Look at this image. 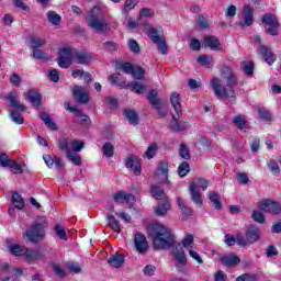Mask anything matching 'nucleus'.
I'll list each match as a JSON object with an SVG mask.
<instances>
[{
  "label": "nucleus",
  "instance_id": "nucleus-18",
  "mask_svg": "<svg viewBox=\"0 0 281 281\" xmlns=\"http://www.w3.org/2000/svg\"><path fill=\"white\" fill-rule=\"evenodd\" d=\"M246 237L248 238V243L250 245L258 243V240H260V229L254 225L249 226L246 231Z\"/></svg>",
  "mask_w": 281,
  "mask_h": 281
},
{
  "label": "nucleus",
  "instance_id": "nucleus-16",
  "mask_svg": "<svg viewBox=\"0 0 281 281\" xmlns=\"http://www.w3.org/2000/svg\"><path fill=\"white\" fill-rule=\"evenodd\" d=\"M74 60L77 65H89L93 60V54L87 52L74 53Z\"/></svg>",
  "mask_w": 281,
  "mask_h": 281
},
{
  "label": "nucleus",
  "instance_id": "nucleus-45",
  "mask_svg": "<svg viewBox=\"0 0 281 281\" xmlns=\"http://www.w3.org/2000/svg\"><path fill=\"white\" fill-rule=\"evenodd\" d=\"M125 117L128 120L130 124H137V113L134 110H125Z\"/></svg>",
  "mask_w": 281,
  "mask_h": 281
},
{
  "label": "nucleus",
  "instance_id": "nucleus-61",
  "mask_svg": "<svg viewBox=\"0 0 281 281\" xmlns=\"http://www.w3.org/2000/svg\"><path fill=\"white\" fill-rule=\"evenodd\" d=\"M251 218L252 221H255V223H265V215L260 213V211H254L251 214Z\"/></svg>",
  "mask_w": 281,
  "mask_h": 281
},
{
  "label": "nucleus",
  "instance_id": "nucleus-31",
  "mask_svg": "<svg viewBox=\"0 0 281 281\" xmlns=\"http://www.w3.org/2000/svg\"><path fill=\"white\" fill-rule=\"evenodd\" d=\"M110 267H114V269H120L122 265H124V256L122 255H114L109 258L108 260Z\"/></svg>",
  "mask_w": 281,
  "mask_h": 281
},
{
  "label": "nucleus",
  "instance_id": "nucleus-6",
  "mask_svg": "<svg viewBox=\"0 0 281 281\" xmlns=\"http://www.w3.org/2000/svg\"><path fill=\"white\" fill-rule=\"evenodd\" d=\"M262 23L263 25H268L267 34H270V36H278V30H280V22H278V18H276L274 14L266 13L262 16Z\"/></svg>",
  "mask_w": 281,
  "mask_h": 281
},
{
  "label": "nucleus",
  "instance_id": "nucleus-49",
  "mask_svg": "<svg viewBox=\"0 0 281 281\" xmlns=\"http://www.w3.org/2000/svg\"><path fill=\"white\" fill-rule=\"evenodd\" d=\"M236 240H237L238 247H247V245H250L249 239L247 238V235L244 236L241 233L236 234Z\"/></svg>",
  "mask_w": 281,
  "mask_h": 281
},
{
  "label": "nucleus",
  "instance_id": "nucleus-55",
  "mask_svg": "<svg viewBox=\"0 0 281 281\" xmlns=\"http://www.w3.org/2000/svg\"><path fill=\"white\" fill-rule=\"evenodd\" d=\"M9 168H11V172H13V175H22L23 173V167L19 164H16V161L12 160L11 165H9Z\"/></svg>",
  "mask_w": 281,
  "mask_h": 281
},
{
  "label": "nucleus",
  "instance_id": "nucleus-53",
  "mask_svg": "<svg viewBox=\"0 0 281 281\" xmlns=\"http://www.w3.org/2000/svg\"><path fill=\"white\" fill-rule=\"evenodd\" d=\"M3 271H8L9 273H14L15 276H23V269L21 268H10V265L2 263Z\"/></svg>",
  "mask_w": 281,
  "mask_h": 281
},
{
  "label": "nucleus",
  "instance_id": "nucleus-1",
  "mask_svg": "<svg viewBox=\"0 0 281 281\" xmlns=\"http://www.w3.org/2000/svg\"><path fill=\"white\" fill-rule=\"evenodd\" d=\"M151 237L155 249H170L176 260L177 271L183 272L186 265H188V258H186V250L183 246L175 240L172 233L162 224H153L148 231Z\"/></svg>",
  "mask_w": 281,
  "mask_h": 281
},
{
  "label": "nucleus",
  "instance_id": "nucleus-2",
  "mask_svg": "<svg viewBox=\"0 0 281 281\" xmlns=\"http://www.w3.org/2000/svg\"><path fill=\"white\" fill-rule=\"evenodd\" d=\"M220 71L223 80L226 82V87L223 86V81L218 77L211 79L210 86L214 91V95L217 100L236 102V90H234V87L238 86V77H236L234 70H232L227 65H223Z\"/></svg>",
  "mask_w": 281,
  "mask_h": 281
},
{
  "label": "nucleus",
  "instance_id": "nucleus-17",
  "mask_svg": "<svg viewBox=\"0 0 281 281\" xmlns=\"http://www.w3.org/2000/svg\"><path fill=\"white\" fill-rule=\"evenodd\" d=\"M115 203H126L127 205H133L135 203V195L131 193L117 192L113 196Z\"/></svg>",
  "mask_w": 281,
  "mask_h": 281
},
{
  "label": "nucleus",
  "instance_id": "nucleus-56",
  "mask_svg": "<svg viewBox=\"0 0 281 281\" xmlns=\"http://www.w3.org/2000/svg\"><path fill=\"white\" fill-rule=\"evenodd\" d=\"M55 232L58 238H60L61 240H67V232H65V227H63L61 225H56Z\"/></svg>",
  "mask_w": 281,
  "mask_h": 281
},
{
  "label": "nucleus",
  "instance_id": "nucleus-59",
  "mask_svg": "<svg viewBox=\"0 0 281 281\" xmlns=\"http://www.w3.org/2000/svg\"><path fill=\"white\" fill-rule=\"evenodd\" d=\"M189 256L198 262V265H203V258H201V255L192 248L189 249Z\"/></svg>",
  "mask_w": 281,
  "mask_h": 281
},
{
  "label": "nucleus",
  "instance_id": "nucleus-19",
  "mask_svg": "<svg viewBox=\"0 0 281 281\" xmlns=\"http://www.w3.org/2000/svg\"><path fill=\"white\" fill-rule=\"evenodd\" d=\"M24 257L26 262H36V260H43V254L41 250L25 248Z\"/></svg>",
  "mask_w": 281,
  "mask_h": 281
},
{
  "label": "nucleus",
  "instance_id": "nucleus-63",
  "mask_svg": "<svg viewBox=\"0 0 281 281\" xmlns=\"http://www.w3.org/2000/svg\"><path fill=\"white\" fill-rule=\"evenodd\" d=\"M130 50L133 52V54H139V44L135 40H130L128 43Z\"/></svg>",
  "mask_w": 281,
  "mask_h": 281
},
{
  "label": "nucleus",
  "instance_id": "nucleus-35",
  "mask_svg": "<svg viewBox=\"0 0 281 281\" xmlns=\"http://www.w3.org/2000/svg\"><path fill=\"white\" fill-rule=\"evenodd\" d=\"M25 249H26L25 246L20 245V244H11V245H9V251L13 256H24Z\"/></svg>",
  "mask_w": 281,
  "mask_h": 281
},
{
  "label": "nucleus",
  "instance_id": "nucleus-57",
  "mask_svg": "<svg viewBox=\"0 0 281 281\" xmlns=\"http://www.w3.org/2000/svg\"><path fill=\"white\" fill-rule=\"evenodd\" d=\"M156 153H157V144H151L145 151V157H147V159H153Z\"/></svg>",
  "mask_w": 281,
  "mask_h": 281
},
{
  "label": "nucleus",
  "instance_id": "nucleus-37",
  "mask_svg": "<svg viewBox=\"0 0 281 281\" xmlns=\"http://www.w3.org/2000/svg\"><path fill=\"white\" fill-rule=\"evenodd\" d=\"M161 175V181H168V162H160L157 169V177Z\"/></svg>",
  "mask_w": 281,
  "mask_h": 281
},
{
  "label": "nucleus",
  "instance_id": "nucleus-9",
  "mask_svg": "<svg viewBox=\"0 0 281 281\" xmlns=\"http://www.w3.org/2000/svg\"><path fill=\"white\" fill-rule=\"evenodd\" d=\"M202 47H205V49H211L212 52L223 50V45H221V41H218L216 36L212 35L204 36Z\"/></svg>",
  "mask_w": 281,
  "mask_h": 281
},
{
  "label": "nucleus",
  "instance_id": "nucleus-5",
  "mask_svg": "<svg viewBox=\"0 0 281 281\" xmlns=\"http://www.w3.org/2000/svg\"><path fill=\"white\" fill-rule=\"evenodd\" d=\"M45 218H43L42 223H34L30 226L25 232V236L30 243H41L45 238Z\"/></svg>",
  "mask_w": 281,
  "mask_h": 281
},
{
  "label": "nucleus",
  "instance_id": "nucleus-46",
  "mask_svg": "<svg viewBox=\"0 0 281 281\" xmlns=\"http://www.w3.org/2000/svg\"><path fill=\"white\" fill-rule=\"evenodd\" d=\"M189 172L190 164H188V161H183L182 164H180V166L178 167L179 177H187Z\"/></svg>",
  "mask_w": 281,
  "mask_h": 281
},
{
  "label": "nucleus",
  "instance_id": "nucleus-22",
  "mask_svg": "<svg viewBox=\"0 0 281 281\" xmlns=\"http://www.w3.org/2000/svg\"><path fill=\"white\" fill-rule=\"evenodd\" d=\"M8 102H10L11 106L13 109H16L18 111H25V105L21 104L19 102V95L16 94V91H12L8 97H7Z\"/></svg>",
  "mask_w": 281,
  "mask_h": 281
},
{
  "label": "nucleus",
  "instance_id": "nucleus-3",
  "mask_svg": "<svg viewBox=\"0 0 281 281\" xmlns=\"http://www.w3.org/2000/svg\"><path fill=\"white\" fill-rule=\"evenodd\" d=\"M87 26L97 34H106L109 31V23L104 15L100 14V8L93 7L86 16Z\"/></svg>",
  "mask_w": 281,
  "mask_h": 281
},
{
  "label": "nucleus",
  "instance_id": "nucleus-38",
  "mask_svg": "<svg viewBox=\"0 0 281 281\" xmlns=\"http://www.w3.org/2000/svg\"><path fill=\"white\" fill-rule=\"evenodd\" d=\"M12 203L15 205L18 210H23L25 207V200L18 192H13L12 194Z\"/></svg>",
  "mask_w": 281,
  "mask_h": 281
},
{
  "label": "nucleus",
  "instance_id": "nucleus-40",
  "mask_svg": "<svg viewBox=\"0 0 281 281\" xmlns=\"http://www.w3.org/2000/svg\"><path fill=\"white\" fill-rule=\"evenodd\" d=\"M159 32H161V27L155 29V27H147V34L149 38L153 41V43H159Z\"/></svg>",
  "mask_w": 281,
  "mask_h": 281
},
{
  "label": "nucleus",
  "instance_id": "nucleus-34",
  "mask_svg": "<svg viewBox=\"0 0 281 281\" xmlns=\"http://www.w3.org/2000/svg\"><path fill=\"white\" fill-rule=\"evenodd\" d=\"M233 124L239 130L243 131L247 128V119L244 115H235L233 119Z\"/></svg>",
  "mask_w": 281,
  "mask_h": 281
},
{
  "label": "nucleus",
  "instance_id": "nucleus-30",
  "mask_svg": "<svg viewBox=\"0 0 281 281\" xmlns=\"http://www.w3.org/2000/svg\"><path fill=\"white\" fill-rule=\"evenodd\" d=\"M40 117L44 122L45 126L50 128V131H58V126L56 125V123H54V121L52 120V116H49V114L42 112L40 114Z\"/></svg>",
  "mask_w": 281,
  "mask_h": 281
},
{
  "label": "nucleus",
  "instance_id": "nucleus-54",
  "mask_svg": "<svg viewBox=\"0 0 281 281\" xmlns=\"http://www.w3.org/2000/svg\"><path fill=\"white\" fill-rule=\"evenodd\" d=\"M135 5H137V0H126L123 8V14H128V11L135 10Z\"/></svg>",
  "mask_w": 281,
  "mask_h": 281
},
{
  "label": "nucleus",
  "instance_id": "nucleus-26",
  "mask_svg": "<svg viewBox=\"0 0 281 281\" xmlns=\"http://www.w3.org/2000/svg\"><path fill=\"white\" fill-rule=\"evenodd\" d=\"M168 211H170V201L168 200L161 201V203H159L155 209L157 216H166Z\"/></svg>",
  "mask_w": 281,
  "mask_h": 281
},
{
  "label": "nucleus",
  "instance_id": "nucleus-4",
  "mask_svg": "<svg viewBox=\"0 0 281 281\" xmlns=\"http://www.w3.org/2000/svg\"><path fill=\"white\" fill-rule=\"evenodd\" d=\"M210 188V180L205 178H199L196 182H191L189 186V192L191 196V201L198 206L201 207L203 205V198L201 195V189L207 190Z\"/></svg>",
  "mask_w": 281,
  "mask_h": 281
},
{
  "label": "nucleus",
  "instance_id": "nucleus-24",
  "mask_svg": "<svg viewBox=\"0 0 281 281\" xmlns=\"http://www.w3.org/2000/svg\"><path fill=\"white\" fill-rule=\"evenodd\" d=\"M241 16L244 19V24L245 25H252L254 23V9L249 5H245L244 10L241 12Z\"/></svg>",
  "mask_w": 281,
  "mask_h": 281
},
{
  "label": "nucleus",
  "instance_id": "nucleus-8",
  "mask_svg": "<svg viewBox=\"0 0 281 281\" xmlns=\"http://www.w3.org/2000/svg\"><path fill=\"white\" fill-rule=\"evenodd\" d=\"M57 63L61 69H69V67H71V64L74 63V53L71 52V48L64 47L59 52Z\"/></svg>",
  "mask_w": 281,
  "mask_h": 281
},
{
  "label": "nucleus",
  "instance_id": "nucleus-14",
  "mask_svg": "<svg viewBox=\"0 0 281 281\" xmlns=\"http://www.w3.org/2000/svg\"><path fill=\"white\" fill-rule=\"evenodd\" d=\"M43 159L47 166V168H56L57 170H64L65 165L63 164V159L58 158V156L45 155Z\"/></svg>",
  "mask_w": 281,
  "mask_h": 281
},
{
  "label": "nucleus",
  "instance_id": "nucleus-44",
  "mask_svg": "<svg viewBox=\"0 0 281 281\" xmlns=\"http://www.w3.org/2000/svg\"><path fill=\"white\" fill-rule=\"evenodd\" d=\"M104 157L111 158L115 153V147L111 143H105L102 147Z\"/></svg>",
  "mask_w": 281,
  "mask_h": 281
},
{
  "label": "nucleus",
  "instance_id": "nucleus-20",
  "mask_svg": "<svg viewBox=\"0 0 281 281\" xmlns=\"http://www.w3.org/2000/svg\"><path fill=\"white\" fill-rule=\"evenodd\" d=\"M125 166L126 168H130L131 170H133L135 175H139V172H142V165L139 164V160L135 156H130L126 159Z\"/></svg>",
  "mask_w": 281,
  "mask_h": 281
},
{
  "label": "nucleus",
  "instance_id": "nucleus-32",
  "mask_svg": "<svg viewBox=\"0 0 281 281\" xmlns=\"http://www.w3.org/2000/svg\"><path fill=\"white\" fill-rule=\"evenodd\" d=\"M150 192L154 199H157L158 201H168V196H166V193L158 186H153Z\"/></svg>",
  "mask_w": 281,
  "mask_h": 281
},
{
  "label": "nucleus",
  "instance_id": "nucleus-47",
  "mask_svg": "<svg viewBox=\"0 0 281 281\" xmlns=\"http://www.w3.org/2000/svg\"><path fill=\"white\" fill-rule=\"evenodd\" d=\"M131 76H133V78H135V80H142V78H144V76H146V70L142 67L133 68Z\"/></svg>",
  "mask_w": 281,
  "mask_h": 281
},
{
  "label": "nucleus",
  "instance_id": "nucleus-29",
  "mask_svg": "<svg viewBox=\"0 0 281 281\" xmlns=\"http://www.w3.org/2000/svg\"><path fill=\"white\" fill-rule=\"evenodd\" d=\"M47 41L45 38L32 35L30 37V45L32 49H40V47H45Z\"/></svg>",
  "mask_w": 281,
  "mask_h": 281
},
{
  "label": "nucleus",
  "instance_id": "nucleus-48",
  "mask_svg": "<svg viewBox=\"0 0 281 281\" xmlns=\"http://www.w3.org/2000/svg\"><path fill=\"white\" fill-rule=\"evenodd\" d=\"M11 164L12 159H10V156H8V154H0V168H9Z\"/></svg>",
  "mask_w": 281,
  "mask_h": 281
},
{
  "label": "nucleus",
  "instance_id": "nucleus-10",
  "mask_svg": "<svg viewBox=\"0 0 281 281\" xmlns=\"http://www.w3.org/2000/svg\"><path fill=\"white\" fill-rule=\"evenodd\" d=\"M147 99L150 105L157 109L159 117H166L168 110L161 109V100L157 98V90L149 91Z\"/></svg>",
  "mask_w": 281,
  "mask_h": 281
},
{
  "label": "nucleus",
  "instance_id": "nucleus-21",
  "mask_svg": "<svg viewBox=\"0 0 281 281\" xmlns=\"http://www.w3.org/2000/svg\"><path fill=\"white\" fill-rule=\"evenodd\" d=\"M171 106H173L178 117H181L183 111L181 110V95L178 92H172L170 97Z\"/></svg>",
  "mask_w": 281,
  "mask_h": 281
},
{
  "label": "nucleus",
  "instance_id": "nucleus-64",
  "mask_svg": "<svg viewBox=\"0 0 281 281\" xmlns=\"http://www.w3.org/2000/svg\"><path fill=\"white\" fill-rule=\"evenodd\" d=\"M179 155L182 159H190V150L186 145H180Z\"/></svg>",
  "mask_w": 281,
  "mask_h": 281
},
{
  "label": "nucleus",
  "instance_id": "nucleus-12",
  "mask_svg": "<svg viewBox=\"0 0 281 281\" xmlns=\"http://www.w3.org/2000/svg\"><path fill=\"white\" fill-rule=\"evenodd\" d=\"M134 246L138 254H146L148 251V240L142 233H136L134 236Z\"/></svg>",
  "mask_w": 281,
  "mask_h": 281
},
{
  "label": "nucleus",
  "instance_id": "nucleus-62",
  "mask_svg": "<svg viewBox=\"0 0 281 281\" xmlns=\"http://www.w3.org/2000/svg\"><path fill=\"white\" fill-rule=\"evenodd\" d=\"M135 67H133V65L131 63H123L120 65V69L124 72V74H127V75H132L133 74V69Z\"/></svg>",
  "mask_w": 281,
  "mask_h": 281
},
{
  "label": "nucleus",
  "instance_id": "nucleus-11",
  "mask_svg": "<svg viewBox=\"0 0 281 281\" xmlns=\"http://www.w3.org/2000/svg\"><path fill=\"white\" fill-rule=\"evenodd\" d=\"M260 210L263 212H268L269 214H281V205L280 203L273 200H263L260 204Z\"/></svg>",
  "mask_w": 281,
  "mask_h": 281
},
{
  "label": "nucleus",
  "instance_id": "nucleus-13",
  "mask_svg": "<svg viewBox=\"0 0 281 281\" xmlns=\"http://www.w3.org/2000/svg\"><path fill=\"white\" fill-rule=\"evenodd\" d=\"M72 95L79 104H87V102H89V93L82 86H75L72 88Z\"/></svg>",
  "mask_w": 281,
  "mask_h": 281
},
{
  "label": "nucleus",
  "instance_id": "nucleus-15",
  "mask_svg": "<svg viewBox=\"0 0 281 281\" xmlns=\"http://www.w3.org/2000/svg\"><path fill=\"white\" fill-rule=\"evenodd\" d=\"M259 54H261L263 60L268 64V65H272L276 63L277 60V56L276 54H273V50H271V48H269L266 45L260 44L259 46Z\"/></svg>",
  "mask_w": 281,
  "mask_h": 281
},
{
  "label": "nucleus",
  "instance_id": "nucleus-51",
  "mask_svg": "<svg viewBox=\"0 0 281 281\" xmlns=\"http://www.w3.org/2000/svg\"><path fill=\"white\" fill-rule=\"evenodd\" d=\"M67 267L71 273H80L82 271V266L78 262L70 261L67 263Z\"/></svg>",
  "mask_w": 281,
  "mask_h": 281
},
{
  "label": "nucleus",
  "instance_id": "nucleus-50",
  "mask_svg": "<svg viewBox=\"0 0 281 281\" xmlns=\"http://www.w3.org/2000/svg\"><path fill=\"white\" fill-rule=\"evenodd\" d=\"M192 245H194V236L189 234L182 239V247L192 249Z\"/></svg>",
  "mask_w": 281,
  "mask_h": 281
},
{
  "label": "nucleus",
  "instance_id": "nucleus-23",
  "mask_svg": "<svg viewBox=\"0 0 281 281\" xmlns=\"http://www.w3.org/2000/svg\"><path fill=\"white\" fill-rule=\"evenodd\" d=\"M221 263L224 265V267H236L240 265V258L236 255H227L221 258Z\"/></svg>",
  "mask_w": 281,
  "mask_h": 281
},
{
  "label": "nucleus",
  "instance_id": "nucleus-25",
  "mask_svg": "<svg viewBox=\"0 0 281 281\" xmlns=\"http://www.w3.org/2000/svg\"><path fill=\"white\" fill-rule=\"evenodd\" d=\"M169 128L175 133H181L182 131H188V125L186 123H179L177 117L172 115V121L169 123Z\"/></svg>",
  "mask_w": 281,
  "mask_h": 281
},
{
  "label": "nucleus",
  "instance_id": "nucleus-27",
  "mask_svg": "<svg viewBox=\"0 0 281 281\" xmlns=\"http://www.w3.org/2000/svg\"><path fill=\"white\" fill-rule=\"evenodd\" d=\"M26 98L27 100H30V102L33 104V106H41V93H38V91L36 90H30L26 93Z\"/></svg>",
  "mask_w": 281,
  "mask_h": 281
},
{
  "label": "nucleus",
  "instance_id": "nucleus-7",
  "mask_svg": "<svg viewBox=\"0 0 281 281\" xmlns=\"http://www.w3.org/2000/svg\"><path fill=\"white\" fill-rule=\"evenodd\" d=\"M71 147V149H69ZM60 150H71L72 153H80L85 148V143L78 139L63 138L59 140Z\"/></svg>",
  "mask_w": 281,
  "mask_h": 281
},
{
  "label": "nucleus",
  "instance_id": "nucleus-52",
  "mask_svg": "<svg viewBox=\"0 0 281 281\" xmlns=\"http://www.w3.org/2000/svg\"><path fill=\"white\" fill-rule=\"evenodd\" d=\"M33 58H36V60H47V53L38 49V48H33Z\"/></svg>",
  "mask_w": 281,
  "mask_h": 281
},
{
  "label": "nucleus",
  "instance_id": "nucleus-39",
  "mask_svg": "<svg viewBox=\"0 0 281 281\" xmlns=\"http://www.w3.org/2000/svg\"><path fill=\"white\" fill-rule=\"evenodd\" d=\"M209 199L213 203V207H215V210H222L223 203H221V196H218L216 191L211 192L209 194Z\"/></svg>",
  "mask_w": 281,
  "mask_h": 281
},
{
  "label": "nucleus",
  "instance_id": "nucleus-43",
  "mask_svg": "<svg viewBox=\"0 0 281 281\" xmlns=\"http://www.w3.org/2000/svg\"><path fill=\"white\" fill-rule=\"evenodd\" d=\"M130 87H131L132 91H135V93H138V94H142V93H144L146 91V86H144L139 81L131 82Z\"/></svg>",
  "mask_w": 281,
  "mask_h": 281
},
{
  "label": "nucleus",
  "instance_id": "nucleus-42",
  "mask_svg": "<svg viewBox=\"0 0 281 281\" xmlns=\"http://www.w3.org/2000/svg\"><path fill=\"white\" fill-rule=\"evenodd\" d=\"M47 19L52 25H60L61 18L58 13L54 11H48L47 12Z\"/></svg>",
  "mask_w": 281,
  "mask_h": 281
},
{
  "label": "nucleus",
  "instance_id": "nucleus-60",
  "mask_svg": "<svg viewBox=\"0 0 281 281\" xmlns=\"http://www.w3.org/2000/svg\"><path fill=\"white\" fill-rule=\"evenodd\" d=\"M10 116H11L12 122H14L15 124H23V122H24L23 116H21V114L16 111H12L10 113Z\"/></svg>",
  "mask_w": 281,
  "mask_h": 281
},
{
  "label": "nucleus",
  "instance_id": "nucleus-33",
  "mask_svg": "<svg viewBox=\"0 0 281 281\" xmlns=\"http://www.w3.org/2000/svg\"><path fill=\"white\" fill-rule=\"evenodd\" d=\"M108 226L111 228L112 232H115L116 234H120L122 232V228L120 227V222L115 218L113 215L106 216Z\"/></svg>",
  "mask_w": 281,
  "mask_h": 281
},
{
  "label": "nucleus",
  "instance_id": "nucleus-28",
  "mask_svg": "<svg viewBox=\"0 0 281 281\" xmlns=\"http://www.w3.org/2000/svg\"><path fill=\"white\" fill-rule=\"evenodd\" d=\"M66 157L68 161H71L75 166H82V158L76 151L71 149H66Z\"/></svg>",
  "mask_w": 281,
  "mask_h": 281
},
{
  "label": "nucleus",
  "instance_id": "nucleus-36",
  "mask_svg": "<svg viewBox=\"0 0 281 281\" xmlns=\"http://www.w3.org/2000/svg\"><path fill=\"white\" fill-rule=\"evenodd\" d=\"M177 203L181 212L184 214V216H192V209L188 206V203L186 202V200L181 198H177Z\"/></svg>",
  "mask_w": 281,
  "mask_h": 281
},
{
  "label": "nucleus",
  "instance_id": "nucleus-41",
  "mask_svg": "<svg viewBox=\"0 0 281 281\" xmlns=\"http://www.w3.org/2000/svg\"><path fill=\"white\" fill-rule=\"evenodd\" d=\"M198 65H201L202 67H206L207 69H210L211 65H212V57H210V55H201L198 57Z\"/></svg>",
  "mask_w": 281,
  "mask_h": 281
},
{
  "label": "nucleus",
  "instance_id": "nucleus-58",
  "mask_svg": "<svg viewBox=\"0 0 281 281\" xmlns=\"http://www.w3.org/2000/svg\"><path fill=\"white\" fill-rule=\"evenodd\" d=\"M258 113L261 120H265L266 122H271V113L267 111L265 108H259Z\"/></svg>",
  "mask_w": 281,
  "mask_h": 281
}]
</instances>
